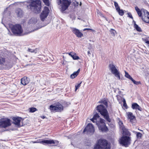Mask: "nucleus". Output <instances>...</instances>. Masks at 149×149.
Wrapping results in <instances>:
<instances>
[{
    "label": "nucleus",
    "mask_w": 149,
    "mask_h": 149,
    "mask_svg": "<svg viewBox=\"0 0 149 149\" xmlns=\"http://www.w3.org/2000/svg\"><path fill=\"white\" fill-rule=\"evenodd\" d=\"M44 9H49V8L46 6H45Z\"/></svg>",
    "instance_id": "5fc2aeb1"
},
{
    "label": "nucleus",
    "mask_w": 149,
    "mask_h": 149,
    "mask_svg": "<svg viewBox=\"0 0 149 149\" xmlns=\"http://www.w3.org/2000/svg\"><path fill=\"white\" fill-rule=\"evenodd\" d=\"M134 27L137 31L139 32L141 31V28L135 23V22H134Z\"/></svg>",
    "instance_id": "bb28decb"
},
{
    "label": "nucleus",
    "mask_w": 149,
    "mask_h": 149,
    "mask_svg": "<svg viewBox=\"0 0 149 149\" xmlns=\"http://www.w3.org/2000/svg\"><path fill=\"white\" fill-rule=\"evenodd\" d=\"M45 5L47 6H49L50 3L49 0H42Z\"/></svg>",
    "instance_id": "c85d7f7f"
},
{
    "label": "nucleus",
    "mask_w": 149,
    "mask_h": 149,
    "mask_svg": "<svg viewBox=\"0 0 149 149\" xmlns=\"http://www.w3.org/2000/svg\"><path fill=\"white\" fill-rule=\"evenodd\" d=\"M88 55L89 56H90V55L91 54V53H90V52L89 51H88Z\"/></svg>",
    "instance_id": "864d4df0"
},
{
    "label": "nucleus",
    "mask_w": 149,
    "mask_h": 149,
    "mask_svg": "<svg viewBox=\"0 0 149 149\" xmlns=\"http://www.w3.org/2000/svg\"><path fill=\"white\" fill-rule=\"evenodd\" d=\"M136 10V11L139 16V17H141L142 19V17H144L142 15L143 14L142 12H143V16H144V11H147V10Z\"/></svg>",
    "instance_id": "b1692460"
},
{
    "label": "nucleus",
    "mask_w": 149,
    "mask_h": 149,
    "mask_svg": "<svg viewBox=\"0 0 149 149\" xmlns=\"http://www.w3.org/2000/svg\"><path fill=\"white\" fill-rule=\"evenodd\" d=\"M70 17L72 20H74L75 19V17L74 15H70Z\"/></svg>",
    "instance_id": "49530a36"
},
{
    "label": "nucleus",
    "mask_w": 149,
    "mask_h": 149,
    "mask_svg": "<svg viewBox=\"0 0 149 149\" xmlns=\"http://www.w3.org/2000/svg\"><path fill=\"white\" fill-rule=\"evenodd\" d=\"M58 141L57 140L54 141V140H43L40 142V143H42L44 144H54L56 145H58Z\"/></svg>",
    "instance_id": "2eb2a0df"
},
{
    "label": "nucleus",
    "mask_w": 149,
    "mask_h": 149,
    "mask_svg": "<svg viewBox=\"0 0 149 149\" xmlns=\"http://www.w3.org/2000/svg\"><path fill=\"white\" fill-rule=\"evenodd\" d=\"M41 10H34V12L36 13H38L40 12Z\"/></svg>",
    "instance_id": "8fccbe9b"
},
{
    "label": "nucleus",
    "mask_w": 149,
    "mask_h": 149,
    "mask_svg": "<svg viewBox=\"0 0 149 149\" xmlns=\"http://www.w3.org/2000/svg\"><path fill=\"white\" fill-rule=\"evenodd\" d=\"M13 33L17 36L22 35L23 30L21 26L19 24H16L13 26L11 28Z\"/></svg>",
    "instance_id": "423d86ee"
},
{
    "label": "nucleus",
    "mask_w": 149,
    "mask_h": 149,
    "mask_svg": "<svg viewBox=\"0 0 149 149\" xmlns=\"http://www.w3.org/2000/svg\"><path fill=\"white\" fill-rule=\"evenodd\" d=\"M81 83V82L80 83L78 84V85H75V91H76L77 90L80 86Z\"/></svg>",
    "instance_id": "79ce46f5"
},
{
    "label": "nucleus",
    "mask_w": 149,
    "mask_h": 149,
    "mask_svg": "<svg viewBox=\"0 0 149 149\" xmlns=\"http://www.w3.org/2000/svg\"><path fill=\"white\" fill-rule=\"evenodd\" d=\"M16 4V3H15L13 4H12L10 5L9 6V8H11L12 7H13L14 6H15Z\"/></svg>",
    "instance_id": "c03bdc74"
},
{
    "label": "nucleus",
    "mask_w": 149,
    "mask_h": 149,
    "mask_svg": "<svg viewBox=\"0 0 149 149\" xmlns=\"http://www.w3.org/2000/svg\"><path fill=\"white\" fill-rule=\"evenodd\" d=\"M80 72V69H79L77 71L74 72L70 75V77L71 79H74L77 77Z\"/></svg>",
    "instance_id": "5701e85b"
},
{
    "label": "nucleus",
    "mask_w": 149,
    "mask_h": 149,
    "mask_svg": "<svg viewBox=\"0 0 149 149\" xmlns=\"http://www.w3.org/2000/svg\"><path fill=\"white\" fill-rule=\"evenodd\" d=\"M141 134L140 132H137L136 134V136L138 138H141Z\"/></svg>",
    "instance_id": "a19ab883"
},
{
    "label": "nucleus",
    "mask_w": 149,
    "mask_h": 149,
    "mask_svg": "<svg viewBox=\"0 0 149 149\" xmlns=\"http://www.w3.org/2000/svg\"><path fill=\"white\" fill-rule=\"evenodd\" d=\"M110 110H111V109H112V108H111V107H110Z\"/></svg>",
    "instance_id": "bf43d9fd"
},
{
    "label": "nucleus",
    "mask_w": 149,
    "mask_h": 149,
    "mask_svg": "<svg viewBox=\"0 0 149 149\" xmlns=\"http://www.w3.org/2000/svg\"><path fill=\"white\" fill-rule=\"evenodd\" d=\"M117 12L120 16H122L124 14V11L123 10H116Z\"/></svg>",
    "instance_id": "f704fd0d"
},
{
    "label": "nucleus",
    "mask_w": 149,
    "mask_h": 149,
    "mask_svg": "<svg viewBox=\"0 0 149 149\" xmlns=\"http://www.w3.org/2000/svg\"><path fill=\"white\" fill-rule=\"evenodd\" d=\"M61 13L63 14L68 13L69 12V10H61Z\"/></svg>",
    "instance_id": "e433bc0d"
},
{
    "label": "nucleus",
    "mask_w": 149,
    "mask_h": 149,
    "mask_svg": "<svg viewBox=\"0 0 149 149\" xmlns=\"http://www.w3.org/2000/svg\"><path fill=\"white\" fill-rule=\"evenodd\" d=\"M8 8H6V9H7Z\"/></svg>",
    "instance_id": "052dcab7"
},
{
    "label": "nucleus",
    "mask_w": 149,
    "mask_h": 149,
    "mask_svg": "<svg viewBox=\"0 0 149 149\" xmlns=\"http://www.w3.org/2000/svg\"><path fill=\"white\" fill-rule=\"evenodd\" d=\"M70 29L72 30L73 33L78 37L81 38L83 36V34L78 29L72 27H71Z\"/></svg>",
    "instance_id": "4468645a"
},
{
    "label": "nucleus",
    "mask_w": 149,
    "mask_h": 149,
    "mask_svg": "<svg viewBox=\"0 0 149 149\" xmlns=\"http://www.w3.org/2000/svg\"><path fill=\"white\" fill-rule=\"evenodd\" d=\"M57 2L61 9H67L70 4L74 8H80L82 4L81 2L79 3L76 1H73L72 2L70 0H57Z\"/></svg>",
    "instance_id": "f257e3e1"
},
{
    "label": "nucleus",
    "mask_w": 149,
    "mask_h": 149,
    "mask_svg": "<svg viewBox=\"0 0 149 149\" xmlns=\"http://www.w3.org/2000/svg\"><path fill=\"white\" fill-rule=\"evenodd\" d=\"M29 81V78L26 77H24L21 80V83L24 85H25L28 84Z\"/></svg>",
    "instance_id": "f3484780"
},
{
    "label": "nucleus",
    "mask_w": 149,
    "mask_h": 149,
    "mask_svg": "<svg viewBox=\"0 0 149 149\" xmlns=\"http://www.w3.org/2000/svg\"><path fill=\"white\" fill-rule=\"evenodd\" d=\"M32 142L33 143H40L39 141H33Z\"/></svg>",
    "instance_id": "6e6d98bb"
},
{
    "label": "nucleus",
    "mask_w": 149,
    "mask_h": 149,
    "mask_svg": "<svg viewBox=\"0 0 149 149\" xmlns=\"http://www.w3.org/2000/svg\"><path fill=\"white\" fill-rule=\"evenodd\" d=\"M100 116L98 113H96L94 115L93 117L91 119V120L93 123H95L98 126L99 129L102 132H106L107 131L108 129L107 127L106 126V124L98 125V123L97 122V118H99Z\"/></svg>",
    "instance_id": "20e7f679"
},
{
    "label": "nucleus",
    "mask_w": 149,
    "mask_h": 149,
    "mask_svg": "<svg viewBox=\"0 0 149 149\" xmlns=\"http://www.w3.org/2000/svg\"><path fill=\"white\" fill-rule=\"evenodd\" d=\"M45 25H46V24L45 25H43V26H42V25H41L39 27H38V28L37 29H39L42 27L44 26Z\"/></svg>",
    "instance_id": "603ef678"
},
{
    "label": "nucleus",
    "mask_w": 149,
    "mask_h": 149,
    "mask_svg": "<svg viewBox=\"0 0 149 149\" xmlns=\"http://www.w3.org/2000/svg\"><path fill=\"white\" fill-rule=\"evenodd\" d=\"M145 42L147 44L148 46L149 47V41L148 40H146Z\"/></svg>",
    "instance_id": "3c124183"
},
{
    "label": "nucleus",
    "mask_w": 149,
    "mask_h": 149,
    "mask_svg": "<svg viewBox=\"0 0 149 149\" xmlns=\"http://www.w3.org/2000/svg\"><path fill=\"white\" fill-rule=\"evenodd\" d=\"M28 51L29 52H35V53H36V52H35V50H34V49H28Z\"/></svg>",
    "instance_id": "a18cd8bd"
},
{
    "label": "nucleus",
    "mask_w": 149,
    "mask_h": 149,
    "mask_svg": "<svg viewBox=\"0 0 149 149\" xmlns=\"http://www.w3.org/2000/svg\"><path fill=\"white\" fill-rule=\"evenodd\" d=\"M136 109H137L138 110L141 111H142V109L141 108V107L138 105V106L137 107V108Z\"/></svg>",
    "instance_id": "09e8293b"
},
{
    "label": "nucleus",
    "mask_w": 149,
    "mask_h": 149,
    "mask_svg": "<svg viewBox=\"0 0 149 149\" xmlns=\"http://www.w3.org/2000/svg\"><path fill=\"white\" fill-rule=\"evenodd\" d=\"M135 8V9H139V8L137 7V6H136Z\"/></svg>",
    "instance_id": "4d7b16f0"
},
{
    "label": "nucleus",
    "mask_w": 149,
    "mask_h": 149,
    "mask_svg": "<svg viewBox=\"0 0 149 149\" xmlns=\"http://www.w3.org/2000/svg\"><path fill=\"white\" fill-rule=\"evenodd\" d=\"M97 13L98 16H100L104 18L105 20L107 21H108L107 19L105 17L104 15L101 13V12L99 11V10H97Z\"/></svg>",
    "instance_id": "a878e982"
},
{
    "label": "nucleus",
    "mask_w": 149,
    "mask_h": 149,
    "mask_svg": "<svg viewBox=\"0 0 149 149\" xmlns=\"http://www.w3.org/2000/svg\"><path fill=\"white\" fill-rule=\"evenodd\" d=\"M127 14L128 15V17H130V18L132 19H133V17L132 16V14H131V13H127Z\"/></svg>",
    "instance_id": "37998d69"
},
{
    "label": "nucleus",
    "mask_w": 149,
    "mask_h": 149,
    "mask_svg": "<svg viewBox=\"0 0 149 149\" xmlns=\"http://www.w3.org/2000/svg\"><path fill=\"white\" fill-rule=\"evenodd\" d=\"M109 68L111 72L114 75L117 79H120V73L115 65L112 63L110 64L109 65Z\"/></svg>",
    "instance_id": "0eeeda50"
},
{
    "label": "nucleus",
    "mask_w": 149,
    "mask_h": 149,
    "mask_svg": "<svg viewBox=\"0 0 149 149\" xmlns=\"http://www.w3.org/2000/svg\"><path fill=\"white\" fill-rule=\"evenodd\" d=\"M41 118H42V119H44L45 118V116H41Z\"/></svg>",
    "instance_id": "13d9d810"
},
{
    "label": "nucleus",
    "mask_w": 149,
    "mask_h": 149,
    "mask_svg": "<svg viewBox=\"0 0 149 149\" xmlns=\"http://www.w3.org/2000/svg\"><path fill=\"white\" fill-rule=\"evenodd\" d=\"M94 132V127L92 124L89 123L84 130L83 132H86L87 134L93 133Z\"/></svg>",
    "instance_id": "9b49d317"
},
{
    "label": "nucleus",
    "mask_w": 149,
    "mask_h": 149,
    "mask_svg": "<svg viewBox=\"0 0 149 149\" xmlns=\"http://www.w3.org/2000/svg\"><path fill=\"white\" fill-rule=\"evenodd\" d=\"M49 12V10H43L40 15L41 20L42 21H44L48 16Z\"/></svg>",
    "instance_id": "f8f14e48"
},
{
    "label": "nucleus",
    "mask_w": 149,
    "mask_h": 149,
    "mask_svg": "<svg viewBox=\"0 0 149 149\" xmlns=\"http://www.w3.org/2000/svg\"><path fill=\"white\" fill-rule=\"evenodd\" d=\"M127 113V114L128 118L130 119L131 121L132 120L135 118V116L133 115L132 113L130 112H128Z\"/></svg>",
    "instance_id": "412c9836"
},
{
    "label": "nucleus",
    "mask_w": 149,
    "mask_h": 149,
    "mask_svg": "<svg viewBox=\"0 0 149 149\" xmlns=\"http://www.w3.org/2000/svg\"><path fill=\"white\" fill-rule=\"evenodd\" d=\"M131 137L123 136L119 140L120 143L122 146L127 147L131 144Z\"/></svg>",
    "instance_id": "39448f33"
},
{
    "label": "nucleus",
    "mask_w": 149,
    "mask_h": 149,
    "mask_svg": "<svg viewBox=\"0 0 149 149\" xmlns=\"http://www.w3.org/2000/svg\"><path fill=\"white\" fill-rule=\"evenodd\" d=\"M29 112L31 113H33L37 110V109L36 108L31 107L29 109Z\"/></svg>",
    "instance_id": "2f4dec72"
},
{
    "label": "nucleus",
    "mask_w": 149,
    "mask_h": 149,
    "mask_svg": "<svg viewBox=\"0 0 149 149\" xmlns=\"http://www.w3.org/2000/svg\"><path fill=\"white\" fill-rule=\"evenodd\" d=\"M37 19L36 18H32L29 20L28 23L29 24H34L37 23Z\"/></svg>",
    "instance_id": "4be33fe9"
},
{
    "label": "nucleus",
    "mask_w": 149,
    "mask_h": 149,
    "mask_svg": "<svg viewBox=\"0 0 149 149\" xmlns=\"http://www.w3.org/2000/svg\"><path fill=\"white\" fill-rule=\"evenodd\" d=\"M15 12L17 13L18 17H21L23 14V12L22 10H16Z\"/></svg>",
    "instance_id": "393cba45"
},
{
    "label": "nucleus",
    "mask_w": 149,
    "mask_h": 149,
    "mask_svg": "<svg viewBox=\"0 0 149 149\" xmlns=\"http://www.w3.org/2000/svg\"><path fill=\"white\" fill-rule=\"evenodd\" d=\"M68 54L74 60H78L80 59L79 57L77 56L76 54L74 52H70L68 53Z\"/></svg>",
    "instance_id": "6ab92c4d"
},
{
    "label": "nucleus",
    "mask_w": 149,
    "mask_h": 149,
    "mask_svg": "<svg viewBox=\"0 0 149 149\" xmlns=\"http://www.w3.org/2000/svg\"><path fill=\"white\" fill-rule=\"evenodd\" d=\"M22 118L20 117H14L13 120V123L14 124L19 126L20 125V122L21 121Z\"/></svg>",
    "instance_id": "a211bd4d"
},
{
    "label": "nucleus",
    "mask_w": 149,
    "mask_h": 149,
    "mask_svg": "<svg viewBox=\"0 0 149 149\" xmlns=\"http://www.w3.org/2000/svg\"><path fill=\"white\" fill-rule=\"evenodd\" d=\"M129 79L131 80L132 82L134 83V84L136 85H138L140 84V81H136L135 80H134L132 77H131Z\"/></svg>",
    "instance_id": "c756f323"
},
{
    "label": "nucleus",
    "mask_w": 149,
    "mask_h": 149,
    "mask_svg": "<svg viewBox=\"0 0 149 149\" xmlns=\"http://www.w3.org/2000/svg\"><path fill=\"white\" fill-rule=\"evenodd\" d=\"M144 17H142V19L146 22L149 23V12L147 11H144Z\"/></svg>",
    "instance_id": "dca6fc26"
},
{
    "label": "nucleus",
    "mask_w": 149,
    "mask_h": 149,
    "mask_svg": "<svg viewBox=\"0 0 149 149\" xmlns=\"http://www.w3.org/2000/svg\"><path fill=\"white\" fill-rule=\"evenodd\" d=\"M114 3L116 9H120L119 7L118 6V3L116 2H114Z\"/></svg>",
    "instance_id": "ea45409f"
},
{
    "label": "nucleus",
    "mask_w": 149,
    "mask_h": 149,
    "mask_svg": "<svg viewBox=\"0 0 149 149\" xmlns=\"http://www.w3.org/2000/svg\"><path fill=\"white\" fill-rule=\"evenodd\" d=\"M91 30L92 31H94V30H93V29H89V28L85 29H84L83 31H84L86 30Z\"/></svg>",
    "instance_id": "de8ad7c7"
},
{
    "label": "nucleus",
    "mask_w": 149,
    "mask_h": 149,
    "mask_svg": "<svg viewBox=\"0 0 149 149\" xmlns=\"http://www.w3.org/2000/svg\"><path fill=\"white\" fill-rule=\"evenodd\" d=\"M105 120L102 118H100V121L99 122H97L98 123V125H101V124H105Z\"/></svg>",
    "instance_id": "cd10ccee"
},
{
    "label": "nucleus",
    "mask_w": 149,
    "mask_h": 149,
    "mask_svg": "<svg viewBox=\"0 0 149 149\" xmlns=\"http://www.w3.org/2000/svg\"><path fill=\"white\" fill-rule=\"evenodd\" d=\"M11 125L10 120L8 118L0 120V128H6Z\"/></svg>",
    "instance_id": "6e6552de"
},
{
    "label": "nucleus",
    "mask_w": 149,
    "mask_h": 149,
    "mask_svg": "<svg viewBox=\"0 0 149 149\" xmlns=\"http://www.w3.org/2000/svg\"><path fill=\"white\" fill-rule=\"evenodd\" d=\"M138 104L136 103H134L132 104V107L133 109H136Z\"/></svg>",
    "instance_id": "72a5a7b5"
},
{
    "label": "nucleus",
    "mask_w": 149,
    "mask_h": 149,
    "mask_svg": "<svg viewBox=\"0 0 149 149\" xmlns=\"http://www.w3.org/2000/svg\"><path fill=\"white\" fill-rule=\"evenodd\" d=\"M104 118L108 122H110L111 121V119L109 118V113L108 111L105 112V113L102 114Z\"/></svg>",
    "instance_id": "aec40b11"
},
{
    "label": "nucleus",
    "mask_w": 149,
    "mask_h": 149,
    "mask_svg": "<svg viewBox=\"0 0 149 149\" xmlns=\"http://www.w3.org/2000/svg\"><path fill=\"white\" fill-rule=\"evenodd\" d=\"M100 103H103L107 107V102L106 100H102L101 101L99 102Z\"/></svg>",
    "instance_id": "473e14b6"
},
{
    "label": "nucleus",
    "mask_w": 149,
    "mask_h": 149,
    "mask_svg": "<svg viewBox=\"0 0 149 149\" xmlns=\"http://www.w3.org/2000/svg\"><path fill=\"white\" fill-rule=\"evenodd\" d=\"M111 147L107 140L100 139L95 146L93 149H110Z\"/></svg>",
    "instance_id": "7ed1b4c3"
},
{
    "label": "nucleus",
    "mask_w": 149,
    "mask_h": 149,
    "mask_svg": "<svg viewBox=\"0 0 149 149\" xmlns=\"http://www.w3.org/2000/svg\"><path fill=\"white\" fill-rule=\"evenodd\" d=\"M125 77L128 79H129L131 77L129 74L128 73L125 71Z\"/></svg>",
    "instance_id": "58836bf2"
},
{
    "label": "nucleus",
    "mask_w": 149,
    "mask_h": 149,
    "mask_svg": "<svg viewBox=\"0 0 149 149\" xmlns=\"http://www.w3.org/2000/svg\"><path fill=\"white\" fill-rule=\"evenodd\" d=\"M49 109L51 110L54 111H61L63 110V107L61 104L58 103L55 106L50 105Z\"/></svg>",
    "instance_id": "9d476101"
},
{
    "label": "nucleus",
    "mask_w": 149,
    "mask_h": 149,
    "mask_svg": "<svg viewBox=\"0 0 149 149\" xmlns=\"http://www.w3.org/2000/svg\"><path fill=\"white\" fill-rule=\"evenodd\" d=\"M29 4L27 8L30 9H41L42 2L40 0H29L26 1Z\"/></svg>",
    "instance_id": "f03ea898"
},
{
    "label": "nucleus",
    "mask_w": 149,
    "mask_h": 149,
    "mask_svg": "<svg viewBox=\"0 0 149 149\" xmlns=\"http://www.w3.org/2000/svg\"><path fill=\"white\" fill-rule=\"evenodd\" d=\"M109 31L110 33L112 36H114L115 35V34L116 33V32L114 29H111Z\"/></svg>",
    "instance_id": "7c9ffc66"
},
{
    "label": "nucleus",
    "mask_w": 149,
    "mask_h": 149,
    "mask_svg": "<svg viewBox=\"0 0 149 149\" xmlns=\"http://www.w3.org/2000/svg\"><path fill=\"white\" fill-rule=\"evenodd\" d=\"M123 106L125 108L127 109V104H126L125 99L124 98L123 99Z\"/></svg>",
    "instance_id": "4c0bfd02"
},
{
    "label": "nucleus",
    "mask_w": 149,
    "mask_h": 149,
    "mask_svg": "<svg viewBox=\"0 0 149 149\" xmlns=\"http://www.w3.org/2000/svg\"><path fill=\"white\" fill-rule=\"evenodd\" d=\"M5 58L2 57H0V65H2L5 63Z\"/></svg>",
    "instance_id": "c9c22d12"
},
{
    "label": "nucleus",
    "mask_w": 149,
    "mask_h": 149,
    "mask_svg": "<svg viewBox=\"0 0 149 149\" xmlns=\"http://www.w3.org/2000/svg\"><path fill=\"white\" fill-rule=\"evenodd\" d=\"M97 109L101 115L107 111L104 106L102 104L98 105L97 107Z\"/></svg>",
    "instance_id": "ddd939ff"
},
{
    "label": "nucleus",
    "mask_w": 149,
    "mask_h": 149,
    "mask_svg": "<svg viewBox=\"0 0 149 149\" xmlns=\"http://www.w3.org/2000/svg\"><path fill=\"white\" fill-rule=\"evenodd\" d=\"M119 124L120 129L123 131V136H130L131 134L123 125L122 122L121 121H120L119 122Z\"/></svg>",
    "instance_id": "1a4fd4ad"
}]
</instances>
